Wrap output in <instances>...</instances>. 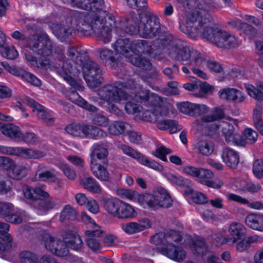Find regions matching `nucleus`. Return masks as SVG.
<instances>
[{"instance_id": "obj_14", "label": "nucleus", "mask_w": 263, "mask_h": 263, "mask_svg": "<svg viewBox=\"0 0 263 263\" xmlns=\"http://www.w3.org/2000/svg\"><path fill=\"white\" fill-rule=\"evenodd\" d=\"M218 96L222 100L235 103H241L245 100L242 93L233 88L221 89L218 92Z\"/></svg>"}, {"instance_id": "obj_7", "label": "nucleus", "mask_w": 263, "mask_h": 263, "mask_svg": "<svg viewBox=\"0 0 263 263\" xmlns=\"http://www.w3.org/2000/svg\"><path fill=\"white\" fill-rule=\"evenodd\" d=\"M102 71L99 66L85 53L83 56V78L87 86L95 88L100 86L103 80Z\"/></svg>"}, {"instance_id": "obj_2", "label": "nucleus", "mask_w": 263, "mask_h": 263, "mask_svg": "<svg viewBox=\"0 0 263 263\" xmlns=\"http://www.w3.org/2000/svg\"><path fill=\"white\" fill-rule=\"evenodd\" d=\"M115 22L111 16L107 20L101 16H84L83 35L95 36L106 44L110 41Z\"/></svg>"}, {"instance_id": "obj_31", "label": "nucleus", "mask_w": 263, "mask_h": 263, "mask_svg": "<svg viewBox=\"0 0 263 263\" xmlns=\"http://www.w3.org/2000/svg\"><path fill=\"white\" fill-rule=\"evenodd\" d=\"M137 213L129 204L121 202L116 218L120 219H128L137 216Z\"/></svg>"}, {"instance_id": "obj_59", "label": "nucleus", "mask_w": 263, "mask_h": 263, "mask_svg": "<svg viewBox=\"0 0 263 263\" xmlns=\"http://www.w3.org/2000/svg\"><path fill=\"white\" fill-rule=\"evenodd\" d=\"M57 166L68 178L69 179L76 178V174L75 172L71 169L68 164L63 162H59L57 164Z\"/></svg>"}, {"instance_id": "obj_37", "label": "nucleus", "mask_w": 263, "mask_h": 263, "mask_svg": "<svg viewBox=\"0 0 263 263\" xmlns=\"http://www.w3.org/2000/svg\"><path fill=\"white\" fill-rule=\"evenodd\" d=\"M198 152L205 156H209L214 151L213 143L206 139L201 140L196 144Z\"/></svg>"}, {"instance_id": "obj_10", "label": "nucleus", "mask_w": 263, "mask_h": 263, "mask_svg": "<svg viewBox=\"0 0 263 263\" xmlns=\"http://www.w3.org/2000/svg\"><path fill=\"white\" fill-rule=\"evenodd\" d=\"M100 98L107 101L118 102L126 100L131 97L126 91L111 85H107L98 90Z\"/></svg>"}, {"instance_id": "obj_5", "label": "nucleus", "mask_w": 263, "mask_h": 263, "mask_svg": "<svg viewBox=\"0 0 263 263\" xmlns=\"http://www.w3.org/2000/svg\"><path fill=\"white\" fill-rule=\"evenodd\" d=\"M138 201L144 207L146 205L153 209H156L158 208H168L173 204L170 195L166 190L162 187L156 189L153 194H145L139 195Z\"/></svg>"}, {"instance_id": "obj_42", "label": "nucleus", "mask_w": 263, "mask_h": 263, "mask_svg": "<svg viewBox=\"0 0 263 263\" xmlns=\"http://www.w3.org/2000/svg\"><path fill=\"white\" fill-rule=\"evenodd\" d=\"M17 77H21L22 79L36 86H40L42 84L41 80L34 74L21 68Z\"/></svg>"}, {"instance_id": "obj_35", "label": "nucleus", "mask_w": 263, "mask_h": 263, "mask_svg": "<svg viewBox=\"0 0 263 263\" xmlns=\"http://www.w3.org/2000/svg\"><path fill=\"white\" fill-rule=\"evenodd\" d=\"M57 179L54 170L36 172L33 178L34 181L54 182Z\"/></svg>"}, {"instance_id": "obj_41", "label": "nucleus", "mask_w": 263, "mask_h": 263, "mask_svg": "<svg viewBox=\"0 0 263 263\" xmlns=\"http://www.w3.org/2000/svg\"><path fill=\"white\" fill-rule=\"evenodd\" d=\"M53 32L61 42L66 41L71 35V32L70 29L60 25H57L54 27Z\"/></svg>"}, {"instance_id": "obj_11", "label": "nucleus", "mask_w": 263, "mask_h": 263, "mask_svg": "<svg viewBox=\"0 0 263 263\" xmlns=\"http://www.w3.org/2000/svg\"><path fill=\"white\" fill-rule=\"evenodd\" d=\"M184 243L189 246L194 254L201 255L203 260L204 255L208 254L209 253H213L209 250L208 245L204 238L202 236H195L192 238L190 236H186Z\"/></svg>"}, {"instance_id": "obj_28", "label": "nucleus", "mask_w": 263, "mask_h": 263, "mask_svg": "<svg viewBox=\"0 0 263 263\" xmlns=\"http://www.w3.org/2000/svg\"><path fill=\"white\" fill-rule=\"evenodd\" d=\"M122 201L117 198H104L102 203L105 210L110 215L116 217Z\"/></svg>"}, {"instance_id": "obj_34", "label": "nucleus", "mask_w": 263, "mask_h": 263, "mask_svg": "<svg viewBox=\"0 0 263 263\" xmlns=\"http://www.w3.org/2000/svg\"><path fill=\"white\" fill-rule=\"evenodd\" d=\"M27 219H28V215L25 211L19 210L15 212H13V211L11 212L7 216L5 220L14 224H20Z\"/></svg>"}, {"instance_id": "obj_33", "label": "nucleus", "mask_w": 263, "mask_h": 263, "mask_svg": "<svg viewBox=\"0 0 263 263\" xmlns=\"http://www.w3.org/2000/svg\"><path fill=\"white\" fill-rule=\"evenodd\" d=\"M30 169L26 166L17 164L15 162L8 173L9 176L14 179L20 180L26 177Z\"/></svg>"}, {"instance_id": "obj_29", "label": "nucleus", "mask_w": 263, "mask_h": 263, "mask_svg": "<svg viewBox=\"0 0 263 263\" xmlns=\"http://www.w3.org/2000/svg\"><path fill=\"white\" fill-rule=\"evenodd\" d=\"M139 19L136 16H132L129 18H125L122 21L124 32L130 35L139 33Z\"/></svg>"}, {"instance_id": "obj_32", "label": "nucleus", "mask_w": 263, "mask_h": 263, "mask_svg": "<svg viewBox=\"0 0 263 263\" xmlns=\"http://www.w3.org/2000/svg\"><path fill=\"white\" fill-rule=\"evenodd\" d=\"M245 222L251 228L258 230H263V215L251 214L247 216Z\"/></svg>"}, {"instance_id": "obj_4", "label": "nucleus", "mask_w": 263, "mask_h": 263, "mask_svg": "<svg viewBox=\"0 0 263 263\" xmlns=\"http://www.w3.org/2000/svg\"><path fill=\"white\" fill-rule=\"evenodd\" d=\"M170 57L183 65L192 66V70L194 74L203 79H207L208 76L201 67L206 62L205 56L199 51L183 47H173L170 50Z\"/></svg>"}, {"instance_id": "obj_55", "label": "nucleus", "mask_w": 263, "mask_h": 263, "mask_svg": "<svg viewBox=\"0 0 263 263\" xmlns=\"http://www.w3.org/2000/svg\"><path fill=\"white\" fill-rule=\"evenodd\" d=\"M139 162L142 165L147 166L158 172H162L163 170L162 165L156 161H150L144 156H142L141 159H140Z\"/></svg>"}, {"instance_id": "obj_48", "label": "nucleus", "mask_w": 263, "mask_h": 263, "mask_svg": "<svg viewBox=\"0 0 263 263\" xmlns=\"http://www.w3.org/2000/svg\"><path fill=\"white\" fill-rule=\"evenodd\" d=\"M161 114H163V110H146L142 112L141 118L144 121L155 123Z\"/></svg>"}, {"instance_id": "obj_46", "label": "nucleus", "mask_w": 263, "mask_h": 263, "mask_svg": "<svg viewBox=\"0 0 263 263\" xmlns=\"http://www.w3.org/2000/svg\"><path fill=\"white\" fill-rule=\"evenodd\" d=\"M19 258L21 263H38V257L34 253L24 250L20 252Z\"/></svg>"}, {"instance_id": "obj_39", "label": "nucleus", "mask_w": 263, "mask_h": 263, "mask_svg": "<svg viewBox=\"0 0 263 263\" xmlns=\"http://www.w3.org/2000/svg\"><path fill=\"white\" fill-rule=\"evenodd\" d=\"M83 187L94 194H100L102 192V189L96 179L92 177H87L83 182Z\"/></svg>"}, {"instance_id": "obj_64", "label": "nucleus", "mask_w": 263, "mask_h": 263, "mask_svg": "<svg viewBox=\"0 0 263 263\" xmlns=\"http://www.w3.org/2000/svg\"><path fill=\"white\" fill-rule=\"evenodd\" d=\"M253 172L257 178H260L263 177V159H257L254 161Z\"/></svg>"}, {"instance_id": "obj_3", "label": "nucleus", "mask_w": 263, "mask_h": 263, "mask_svg": "<svg viewBox=\"0 0 263 263\" xmlns=\"http://www.w3.org/2000/svg\"><path fill=\"white\" fill-rule=\"evenodd\" d=\"M42 241L47 250L60 257L68 255V247L77 251L81 248L82 243L81 237L71 232H67L64 234V242L48 234L43 235Z\"/></svg>"}, {"instance_id": "obj_63", "label": "nucleus", "mask_w": 263, "mask_h": 263, "mask_svg": "<svg viewBox=\"0 0 263 263\" xmlns=\"http://www.w3.org/2000/svg\"><path fill=\"white\" fill-rule=\"evenodd\" d=\"M65 130L69 134L74 137H79L82 132V128L80 124L73 123L67 126Z\"/></svg>"}, {"instance_id": "obj_60", "label": "nucleus", "mask_w": 263, "mask_h": 263, "mask_svg": "<svg viewBox=\"0 0 263 263\" xmlns=\"http://www.w3.org/2000/svg\"><path fill=\"white\" fill-rule=\"evenodd\" d=\"M128 5L132 8L145 10L147 8L146 0H126Z\"/></svg>"}, {"instance_id": "obj_49", "label": "nucleus", "mask_w": 263, "mask_h": 263, "mask_svg": "<svg viewBox=\"0 0 263 263\" xmlns=\"http://www.w3.org/2000/svg\"><path fill=\"white\" fill-rule=\"evenodd\" d=\"M83 204L86 209L91 213L97 214L99 211V205L97 201L93 198H87L84 194Z\"/></svg>"}, {"instance_id": "obj_54", "label": "nucleus", "mask_w": 263, "mask_h": 263, "mask_svg": "<svg viewBox=\"0 0 263 263\" xmlns=\"http://www.w3.org/2000/svg\"><path fill=\"white\" fill-rule=\"evenodd\" d=\"M76 215V211L70 205H66L61 213L60 219L61 221L66 219H74Z\"/></svg>"}, {"instance_id": "obj_47", "label": "nucleus", "mask_w": 263, "mask_h": 263, "mask_svg": "<svg viewBox=\"0 0 263 263\" xmlns=\"http://www.w3.org/2000/svg\"><path fill=\"white\" fill-rule=\"evenodd\" d=\"M224 117V112L220 107H215L211 115L201 117V120L205 122H213L222 119Z\"/></svg>"}, {"instance_id": "obj_13", "label": "nucleus", "mask_w": 263, "mask_h": 263, "mask_svg": "<svg viewBox=\"0 0 263 263\" xmlns=\"http://www.w3.org/2000/svg\"><path fill=\"white\" fill-rule=\"evenodd\" d=\"M229 232L230 237L224 238L222 240V243L232 245L237 240L245 238L246 230L239 223H232L229 228Z\"/></svg>"}, {"instance_id": "obj_45", "label": "nucleus", "mask_w": 263, "mask_h": 263, "mask_svg": "<svg viewBox=\"0 0 263 263\" xmlns=\"http://www.w3.org/2000/svg\"><path fill=\"white\" fill-rule=\"evenodd\" d=\"M6 41H7L6 38ZM6 42V41H5L4 45L1 47L2 48L1 50L2 55L9 60H14L16 59L18 56V51L13 46H4Z\"/></svg>"}, {"instance_id": "obj_58", "label": "nucleus", "mask_w": 263, "mask_h": 263, "mask_svg": "<svg viewBox=\"0 0 263 263\" xmlns=\"http://www.w3.org/2000/svg\"><path fill=\"white\" fill-rule=\"evenodd\" d=\"M151 93L149 90L140 89L135 95V100L139 102L147 104Z\"/></svg>"}, {"instance_id": "obj_6", "label": "nucleus", "mask_w": 263, "mask_h": 263, "mask_svg": "<svg viewBox=\"0 0 263 263\" xmlns=\"http://www.w3.org/2000/svg\"><path fill=\"white\" fill-rule=\"evenodd\" d=\"M139 34L145 38H153L159 35L161 26L158 17L150 12L139 14Z\"/></svg>"}, {"instance_id": "obj_9", "label": "nucleus", "mask_w": 263, "mask_h": 263, "mask_svg": "<svg viewBox=\"0 0 263 263\" xmlns=\"http://www.w3.org/2000/svg\"><path fill=\"white\" fill-rule=\"evenodd\" d=\"M178 2L181 4L184 8L188 10H192L189 13L186 18H189L194 14H198V16H203V12L207 14L206 16L211 17L208 13L209 9L215 7V4L212 0H177Z\"/></svg>"}, {"instance_id": "obj_40", "label": "nucleus", "mask_w": 263, "mask_h": 263, "mask_svg": "<svg viewBox=\"0 0 263 263\" xmlns=\"http://www.w3.org/2000/svg\"><path fill=\"white\" fill-rule=\"evenodd\" d=\"M146 105L154 106L155 110H166L163 99L156 93H151Z\"/></svg>"}, {"instance_id": "obj_56", "label": "nucleus", "mask_w": 263, "mask_h": 263, "mask_svg": "<svg viewBox=\"0 0 263 263\" xmlns=\"http://www.w3.org/2000/svg\"><path fill=\"white\" fill-rule=\"evenodd\" d=\"M18 141H23L27 144L35 145L39 142V139L33 133H26L22 134L21 133Z\"/></svg>"}, {"instance_id": "obj_50", "label": "nucleus", "mask_w": 263, "mask_h": 263, "mask_svg": "<svg viewBox=\"0 0 263 263\" xmlns=\"http://www.w3.org/2000/svg\"><path fill=\"white\" fill-rule=\"evenodd\" d=\"M261 106L259 104L257 105L254 109L253 120L256 128L261 135H263V122L261 120Z\"/></svg>"}, {"instance_id": "obj_51", "label": "nucleus", "mask_w": 263, "mask_h": 263, "mask_svg": "<svg viewBox=\"0 0 263 263\" xmlns=\"http://www.w3.org/2000/svg\"><path fill=\"white\" fill-rule=\"evenodd\" d=\"M167 245H173L174 242L179 243L182 241L183 237L180 232L174 230H170L166 232Z\"/></svg>"}, {"instance_id": "obj_21", "label": "nucleus", "mask_w": 263, "mask_h": 263, "mask_svg": "<svg viewBox=\"0 0 263 263\" xmlns=\"http://www.w3.org/2000/svg\"><path fill=\"white\" fill-rule=\"evenodd\" d=\"M100 162H91L90 170L93 175L101 181H108L109 180V173L107 166Z\"/></svg>"}, {"instance_id": "obj_57", "label": "nucleus", "mask_w": 263, "mask_h": 263, "mask_svg": "<svg viewBox=\"0 0 263 263\" xmlns=\"http://www.w3.org/2000/svg\"><path fill=\"white\" fill-rule=\"evenodd\" d=\"M14 206L9 202H0V217L5 219L9 214L13 211Z\"/></svg>"}, {"instance_id": "obj_17", "label": "nucleus", "mask_w": 263, "mask_h": 263, "mask_svg": "<svg viewBox=\"0 0 263 263\" xmlns=\"http://www.w3.org/2000/svg\"><path fill=\"white\" fill-rule=\"evenodd\" d=\"M222 131L227 142H232L239 146L246 145V140H243L239 135L234 134V127L231 124L229 123H224Z\"/></svg>"}, {"instance_id": "obj_53", "label": "nucleus", "mask_w": 263, "mask_h": 263, "mask_svg": "<svg viewBox=\"0 0 263 263\" xmlns=\"http://www.w3.org/2000/svg\"><path fill=\"white\" fill-rule=\"evenodd\" d=\"M214 90L213 86L206 82H204L199 85V93H194V96L200 98L204 97L206 95L212 93Z\"/></svg>"}, {"instance_id": "obj_18", "label": "nucleus", "mask_w": 263, "mask_h": 263, "mask_svg": "<svg viewBox=\"0 0 263 263\" xmlns=\"http://www.w3.org/2000/svg\"><path fill=\"white\" fill-rule=\"evenodd\" d=\"M151 227L150 221L146 219L138 222H129L124 224L122 226V229L127 234H133L140 232Z\"/></svg>"}, {"instance_id": "obj_38", "label": "nucleus", "mask_w": 263, "mask_h": 263, "mask_svg": "<svg viewBox=\"0 0 263 263\" xmlns=\"http://www.w3.org/2000/svg\"><path fill=\"white\" fill-rule=\"evenodd\" d=\"M159 36V38L156 41L155 43L161 44V46H158V48H163L170 44L171 45V48L169 49L168 55H170V50L173 47H177L178 48H180L178 46H177L176 44L173 41V36L172 35L167 33L164 32L161 34V33H160ZM182 47L181 48H182Z\"/></svg>"}, {"instance_id": "obj_44", "label": "nucleus", "mask_w": 263, "mask_h": 263, "mask_svg": "<svg viewBox=\"0 0 263 263\" xmlns=\"http://www.w3.org/2000/svg\"><path fill=\"white\" fill-rule=\"evenodd\" d=\"M246 89L251 97L258 100H263V82H260L256 87L251 85L246 87Z\"/></svg>"}, {"instance_id": "obj_25", "label": "nucleus", "mask_w": 263, "mask_h": 263, "mask_svg": "<svg viewBox=\"0 0 263 263\" xmlns=\"http://www.w3.org/2000/svg\"><path fill=\"white\" fill-rule=\"evenodd\" d=\"M222 158L227 166L231 168H235L239 161L237 152L228 147L223 149Z\"/></svg>"}, {"instance_id": "obj_61", "label": "nucleus", "mask_w": 263, "mask_h": 263, "mask_svg": "<svg viewBox=\"0 0 263 263\" xmlns=\"http://www.w3.org/2000/svg\"><path fill=\"white\" fill-rule=\"evenodd\" d=\"M162 72L168 79H174L179 73V67L178 65L174 64L171 67L163 68Z\"/></svg>"}, {"instance_id": "obj_16", "label": "nucleus", "mask_w": 263, "mask_h": 263, "mask_svg": "<svg viewBox=\"0 0 263 263\" xmlns=\"http://www.w3.org/2000/svg\"><path fill=\"white\" fill-rule=\"evenodd\" d=\"M83 10L87 11L84 16H100L103 0H83Z\"/></svg>"}, {"instance_id": "obj_8", "label": "nucleus", "mask_w": 263, "mask_h": 263, "mask_svg": "<svg viewBox=\"0 0 263 263\" xmlns=\"http://www.w3.org/2000/svg\"><path fill=\"white\" fill-rule=\"evenodd\" d=\"M27 43L30 50L43 57L52 53V43L46 33L33 34L27 39Z\"/></svg>"}, {"instance_id": "obj_23", "label": "nucleus", "mask_w": 263, "mask_h": 263, "mask_svg": "<svg viewBox=\"0 0 263 263\" xmlns=\"http://www.w3.org/2000/svg\"><path fill=\"white\" fill-rule=\"evenodd\" d=\"M162 253L170 259L179 262L182 261L186 257V252L181 247L174 245L163 249Z\"/></svg>"}, {"instance_id": "obj_30", "label": "nucleus", "mask_w": 263, "mask_h": 263, "mask_svg": "<svg viewBox=\"0 0 263 263\" xmlns=\"http://www.w3.org/2000/svg\"><path fill=\"white\" fill-rule=\"evenodd\" d=\"M1 131L3 135L11 139L19 141L21 132L18 126L11 123L3 124L1 127Z\"/></svg>"}, {"instance_id": "obj_20", "label": "nucleus", "mask_w": 263, "mask_h": 263, "mask_svg": "<svg viewBox=\"0 0 263 263\" xmlns=\"http://www.w3.org/2000/svg\"><path fill=\"white\" fill-rule=\"evenodd\" d=\"M46 155V153L42 151L23 147H17L15 156L26 159H39L45 157Z\"/></svg>"}, {"instance_id": "obj_12", "label": "nucleus", "mask_w": 263, "mask_h": 263, "mask_svg": "<svg viewBox=\"0 0 263 263\" xmlns=\"http://www.w3.org/2000/svg\"><path fill=\"white\" fill-rule=\"evenodd\" d=\"M25 101L28 105L32 107L33 111L36 112L37 117L42 120L45 123L49 125L53 123L54 118L48 110L45 109L44 106L29 97H25Z\"/></svg>"}, {"instance_id": "obj_27", "label": "nucleus", "mask_w": 263, "mask_h": 263, "mask_svg": "<svg viewBox=\"0 0 263 263\" xmlns=\"http://www.w3.org/2000/svg\"><path fill=\"white\" fill-rule=\"evenodd\" d=\"M98 53L99 58L103 62H108L112 66H115V63L120 58V56L116 52L107 48L98 49Z\"/></svg>"}, {"instance_id": "obj_15", "label": "nucleus", "mask_w": 263, "mask_h": 263, "mask_svg": "<svg viewBox=\"0 0 263 263\" xmlns=\"http://www.w3.org/2000/svg\"><path fill=\"white\" fill-rule=\"evenodd\" d=\"M166 110H163V114L159 115V117L157 119L155 122L156 123L157 127L162 130H165L170 129V133L174 134L181 129L180 126L178 125V122L173 120H164L163 116L166 115Z\"/></svg>"}, {"instance_id": "obj_1", "label": "nucleus", "mask_w": 263, "mask_h": 263, "mask_svg": "<svg viewBox=\"0 0 263 263\" xmlns=\"http://www.w3.org/2000/svg\"><path fill=\"white\" fill-rule=\"evenodd\" d=\"M202 14L203 16H198V14H196L186 18L185 24H180L179 28L182 32L192 39H195L200 34L202 39L213 44L220 28L211 25L212 18L206 16V13L203 12Z\"/></svg>"}, {"instance_id": "obj_52", "label": "nucleus", "mask_w": 263, "mask_h": 263, "mask_svg": "<svg viewBox=\"0 0 263 263\" xmlns=\"http://www.w3.org/2000/svg\"><path fill=\"white\" fill-rule=\"evenodd\" d=\"M227 36L228 32L220 29L213 44L219 48L224 49L225 46H228L227 43H225L224 40Z\"/></svg>"}, {"instance_id": "obj_19", "label": "nucleus", "mask_w": 263, "mask_h": 263, "mask_svg": "<svg viewBox=\"0 0 263 263\" xmlns=\"http://www.w3.org/2000/svg\"><path fill=\"white\" fill-rule=\"evenodd\" d=\"M116 53L124 55L126 57L133 56V42L129 39H119L114 45Z\"/></svg>"}, {"instance_id": "obj_62", "label": "nucleus", "mask_w": 263, "mask_h": 263, "mask_svg": "<svg viewBox=\"0 0 263 263\" xmlns=\"http://www.w3.org/2000/svg\"><path fill=\"white\" fill-rule=\"evenodd\" d=\"M120 148L125 154L137 159L139 162H140V159H141L143 156L140 153L135 151L132 147L126 145H121Z\"/></svg>"}, {"instance_id": "obj_24", "label": "nucleus", "mask_w": 263, "mask_h": 263, "mask_svg": "<svg viewBox=\"0 0 263 263\" xmlns=\"http://www.w3.org/2000/svg\"><path fill=\"white\" fill-rule=\"evenodd\" d=\"M131 128L130 125L126 122L117 120L112 121L108 126V132L110 135L119 136L124 135Z\"/></svg>"}, {"instance_id": "obj_36", "label": "nucleus", "mask_w": 263, "mask_h": 263, "mask_svg": "<svg viewBox=\"0 0 263 263\" xmlns=\"http://www.w3.org/2000/svg\"><path fill=\"white\" fill-rule=\"evenodd\" d=\"M133 53L137 51L138 53L150 54L154 50L145 40H138L133 42Z\"/></svg>"}, {"instance_id": "obj_26", "label": "nucleus", "mask_w": 263, "mask_h": 263, "mask_svg": "<svg viewBox=\"0 0 263 263\" xmlns=\"http://www.w3.org/2000/svg\"><path fill=\"white\" fill-rule=\"evenodd\" d=\"M108 152L106 147L97 144L95 146L91 154V162H100L105 165H108Z\"/></svg>"}, {"instance_id": "obj_43", "label": "nucleus", "mask_w": 263, "mask_h": 263, "mask_svg": "<svg viewBox=\"0 0 263 263\" xmlns=\"http://www.w3.org/2000/svg\"><path fill=\"white\" fill-rule=\"evenodd\" d=\"M130 61L133 64L143 70H149L152 67V64L149 60L137 55L132 56L130 58Z\"/></svg>"}, {"instance_id": "obj_22", "label": "nucleus", "mask_w": 263, "mask_h": 263, "mask_svg": "<svg viewBox=\"0 0 263 263\" xmlns=\"http://www.w3.org/2000/svg\"><path fill=\"white\" fill-rule=\"evenodd\" d=\"M25 58L28 64L33 67L47 69L51 67V64L47 58H37L30 52L24 53Z\"/></svg>"}]
</instances>
